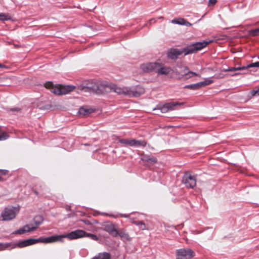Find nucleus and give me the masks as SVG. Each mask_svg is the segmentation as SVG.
<instances>
[{"label": "nucleus", "instance_id": "5701e85b", "mask_svg": "<svg viewBox=\"0 0 259 259\" xmlns=\"http://www.w3.org/2000/svg\"><path fill=\"white\" fill-rule=\"evenodd\" d=\"M110 254L107 252L99 253L98 255L93 258V259H110Z\"/></svg>", "mask_w": 259, "mask_h": 259}, {"label": "nucleus", "instance_id": "ea45409f", "mask_svg": "<svg viewBox=\"0 0 259 259\" xmlns=\"http://www.w3.org/2000/svg\"><path fill=\"white\" fill-rule=\"evenodd\" d=\"M11 110L12 111H17L18 109H12Z\"/></svg>", "mask_w": 259, "mask_h": 259}, {"label": "nucleus", "instance_id": "6ab92c4d", "mask_svg": "<svg viewBox=\"0 0 259 259\" xmlns=\"http://www.w3.org/2000/svg\"><path fill=\"white\" fill-rule=\"evenodd\" d=\"M147 142L145 140H137L133 139L132 147H145Z\"/></svg>", "mask_w": 259, "mask_h": 259}, {"label": "nucleus", "instance_id": "4be33fe9", "mask_svg": "<svg viewBox=\"0 0 259 259\" xmlns=\"http://www.w3.org/2000/svg\"><path fill=\"white\" fill-rule=\"evenodd\" d=\"M93 112L91 109H87L81 107L79 109L78 112L80 115L82 116H87Z\"/></svg>", "mask_w": 259, "mask_h": 259}, {"label": "nucleus", "instance_id": "f257e3e1", "mask_svg": "<svg viewBox=\"0 0 259 259\" xmlns=\"http://www.w3.org/2000/svg\"><path fill=\"white\" fill-rule=\"evenodd\" d=\"M85 233L84 231L77 230L72 231L70 233L62 235H53L47 238H39L38 239L30 238L20 241L15 244V247L23 248L37 243L41 242L49 243L61 240L62 238H67L69 239H75L83 237Z\"/></svg>", "mask_w": 259, "mask_h": 259}, {"label": "nucleus", "instance_id": "dca6fc26", "mask_svg": "<svg viewBox=\"0 0 259 259\" xmlns=\"http://www.w3.org/2000/svg\"><path fill=\"white\" fill-rule=\"evenodd\" d=\"M141 159L142 161L151 164H153L157 162V159L156 157L153 156L149 157L147 155H143Z\"/></svg>", "mask_w": 259, "mask_h": 259}, {"label": "nucleus", "instance_id": "a878e982", "mask_svg": "<svg viewBox=\"0 0 259 259\" xmlns=\"http://www.w3.org/2000/svg\"><path fill=\"white\" fill-rule=\"evenodd\" d=\"M134 224L137 226H139L142 230H145L146 229L145 224L143 221H136L134 222Z\"/></svg>", "mask_w": 259, "mask_h": 259}, {"label": "nucleus", "instance_id": "e433bc0d", "mask_svg": "<svg viewBox=\"0 0 259 259\" xmlns=\"http://www.w3.org/2000/svg\"><path fill=\"white\" fill-rule=\"evenodd\" d=\"M33 192L36 195H38V192L35 190H33Z\"/></svg>", "mask_w": 259, "mask_h": 259}, {"label": "nucleus", "instance_id": "423d86ee", "mask_svg": "<svg viewBox=\"0 0 259 259\" xmlns=\"http://www.w3.org/2000/svg\"><path fill=\"white\" fill-rule=\"evenodd\" d=\"M195 254V252L191 249L182 248L176 250V259H190Z\"/></svg>", "mask_w": 259, "mask_h": 259}, {"label": "nucleus", "instance_id": "6e6552de", "mask_svg": "<svg viewBox=\"0 0 259 259\" xmlns=\"http://www.w3.org/2000/svg\"><path fill=\"white\" fill-rule=\"evenodd\" d=\"M127 97H139L145 93V89L141 85H138L134 87H128Z\"/></svg>", "mask_w": 259, "mask_h": 259}, {"label": "nucleus", "instance_id": "2eb2a0df", "mask_svg": "<svg viewBox=\"0 0 259 259\" xmlns=\"http://www.w3.org/2000/svg\"><path fill=\"white\" fill-rule=\"evenodd\" d=\"M171 23L174 24H177L182 25H185L187 26H191L192 24L187 21L184 18H179L178 19H174L172 20Z\"/></svg>", "mask_w": 259, "mask_h": 259}, {"label": "nucleus", "instance_id": "bb28decb", "mask_svg": "<svg viewBox=\"0 0 259 259\" xmlns=\"http://www.w3.org/2000/svg\"><path fill=\"white\" fill-rule=\"evenodd\" d=\"M157 109L160 110L161 112L165 113L168 112V109L167 106H166V104L163 105L162 106L158 105L157 106Z\"/></svg>", "mask_w": 259, "mask_h": 259}, {"label": "nucleus", "instance_id": "393cba45", "mask_svg": "<svg viewBox=\"0 0 259 259\" xmlns=\"http://www.w3.org/2000/svg\"><path fill=\"white\" fill-rule=\"evenodd\" d=\"M9 170L6 169H0V182H4L6 180L3 178L4 176L8 175L9 174Z\"/></svg>", "mask_w": 259, "mask_h": 259}, {"label": "nucleus", "instance_id": "58836bf2", "mask_svg": "<svg viewBox=\"0 0 259 259\" xmlns=\"http://www.w3.org/2000/svg\"><path fill=\"white\" fill-rule=\"evenodd\" d=\"M5 65L2 64H0V68H3L4 67Z\"/></svg>", "mask_w": 259, "mask_h": 259}, {"label": "nucleus", "instance_id": "9b49d317", "mask_svg": "<svg viewBox=\"0 0 259 259\" xmlns=\"http://www.w3.org/2000/svg\"><path fill=\"white\" fill-rule=\"evenodd\" d=\"M156 72L159 74L167 75L170 73L172 70L170 67H162L160 63L157 62Z\"/></svg>", "mask_w": 259, "mask_h": 259}, {"label": "nucleus", "instance_id": "4468645a", "mask_svg": "<svg viewBox=\"0 0 259 259\" xmlns=\"http://www.w3.org/2000/svg\"><path fill=\"white\" fill-rule=\"evenodd\" d=\"M36 230V227H30V226L28 225H26L24 226L22 228H20L17 230H16L14 233L18 234H22L26 232L33 231Z\"/></svg>", "mask_w": 259, "mask_h": 259}, {"label": "nucleus", "instance_id": "20e7f679", "mask_svg": "<svg viewBox=\"0 0 259 259\" xmlns=\"http://www.w3.org/2000/svg\"><path fill=\"white\" fill-rule=\"evenodd\" d=\"M45 87L50 89L51 92L57 95H65L72 91L75 89L73 85H62L58 84L54 85L52 82L48 81L45 84Z\"/></svg>", "mask_w": 259, "mask_h": 259}, {"label": "nucleus", "instance_id": "1a4fd4ad", "mask_svg": "<svg viewBox=\"0 0 259 259\" xmlns=\"http://www.w3.org/2000/svg\"><path fill=\"white\" fill-rule=\"evenodd\" d=\"M213 82L212 80L206 79L205 81L199 82L196 83L187 85L185 86V89H188L192 90H197L199 89L205 87L206 85H209Z\"/></svg>", "mask_w": 259, "mask_h": 259}, {"label": "nucleus", "instance_id": "f03ea898", "mask_svg": "<svg viewBox=\"0 0 259 259\" xmlns=\"http://www.w3.org/2000/svg\"><path fill=\"white\" fill-rule=\"evenodd\" d=\"M84 85L81 88V90L87 92L88 90L93 91L97 94H103L108 92V90L110 89L118 95L127 96L128 89L127 87H120L117 85L113 84L111 86L107 85L100 82H93L92 81H85Z\"/></svg>", "mask_w": 259, "mask_h": 259}, {"label": "nucleus", "instance_id": "412c9836", "mask_svg": "<svg viewBox=\"0 0 259 259\" xmlns=\"http://www.w3.org/2000/svg\"><path fill=\"white\" fill-rule=\"evenodd\" d=\"M119 142L124 146L132 147L133 139H120Z\"/></svg>", "mask_w": 259, "mask_h": 259}, {"label": "nucleus", "instance_id": "c85d7f7f", "mask_svg": "<svg viewBox=\"0 0 259 259\" xmlns=\"http://www.w3.org/2000/svg\"><path fill=\"white\" fill-rule=\"evenodd\" d=\"M249 34L252 36H255L259 35V28L249 30Z\"/></svg>", "mask_w": 259, "mask_h": 259}, {"label": "nucleus", "instance_id": "72a5a7b5", "mask_svg": "<svg viewBox=\"0 0 259 259\" xmlns=\"http://www.w3.org/2000/svg\"><path fill=\"white\" fill-rule=\"evenodd\" d=\"M88 236L90 237L92 239L94 240H98V237L94 234H88Z\"/></svg>", "mask_w": 259, "mask_h": 259}, {"label": "nucleus", "instance_id": "39448f33", "mask_svg": "<svg viewBox=\"0 0 259 259\" xmlns=\"http://www.w3.org/2000/svg\"><path fill=\"white\" fill-rule=\"evenodd\" d=\"M19 209L17 207H6L1 213L3 220L10 221L13 220L16 217L17 213L19 212Z\"/></svg>", "mask_w": 259, "mask_h": 259}, {"label": "nucleus", "instance_id": "c9c22d12", "mask_svg": "<svg viewBox=\"0 0 259 259\" xmlns=\"http://www.w3.org/2000/svg\"><path fill=\"white\" fill-rule=\"evenodd\" d=\"M0 246H5L4 248H6L10 246V245L8 244H5V245H4L3 244H0Z\"/></svg>", "mask_w": 259, "mask_h": 259}, {"label": "nucleus", "instance_id": "f704fd0d", "mask_svg": "<svg viewBox=\"0 0 259 259\" xmlns=\"http://www.w3.org/2000/svg\"><path fill=\"white\" fill-rule=\"evenodd\" d=\"M217 2V0H209V5H213L216 4Z\"/></svg>", "mask_w": 259, "mask_h": 259}, {"label": "nucleus", "instance_id": "473e14b6", "mask_svg": "<svg viewBox=\"0 0 259 259\" xmlns=\"http://www.w3.org/2000/svg\"><path fill=\"white\" fill-rule=\"evenodd\" d=\"M176 73L178 76V79H180L181 73H184V67L182 68L180 70H176Z\"/></svg>", "mask_w": 259, "mask_h": 259}, {"label": "nucleus", "instance_id": "2f4dec72", "mask_svg": "<svg viewBox=\"0 0 259 259\" xmlns=\"http://www.w3.org/2000/svg\"><path fill=\"white\" fill-rule=\"evenodd\" d=\"M244 69H245L244 66H243L241 67H231L228 69V71H237V70H244Z\"/></svg>", "mask_w": 259, "mask_h": 259}, {"label": "nucleus", "instance_id": "7ed1b4c3", "mask_svg": "<svg viewBox=\"0 0 259 259\" xmlns=\"http://www.w3.org/2000/svg\"><path fill=\"white\" fill-rule=\"evenodd\" d=\"M212 41L196 42L181 50L178 49H170L167 52V57L171 59L176 60L183 53H184L185 56L195 53L206 47Z\"/></svg>", "mask_w": 259, "mask_h": 259}, {"label": "nucleus", "instance_id": "7c9ffc66", "mask_svg": "<svg viewBox=\"0 0 259 259\" xmlns=\"http://www.w3.org/2000/svg\"><path fill=\"white\" fill-rule=\"evenodd\" d=\"M250 93L252 97L255 96H259V88L256 90H253L251 91Z\"/></svg>", "mask_w": 259, "mask_h": 259}, {"label": "nucleus", "instance_id": "b1692460", "mask_svg": "<svg viewBox=\"0 0 259 259\" xmlns=\"http://www.w3.org/2000/svg\"><path fill=\"white\" fill-rule=\"evenodd\" d=\"M9 137L8 134L3 131L0 127V141H4L8 139Z\"/></svg>", "mask_w": 259, "mask_h": 259}, {"label": "nucleus", "instance_id": "4c0bfd02", "mask_svg": "<svg viewBox=\"0 0 259 259\" xmlns=\"http://www.w3.org/2000/svg\"><path fill=\"white\" fill-rule=\"evenodd\" d=\"M121 217H125V218L128 217V215H125H125L121 214Z\"/></svg>", "mask_w": 259, "mask_h": 259}, {"label": "nucleus", "instance_id": "f8f14e48", "mask_svg": "<svg viewBox=\"0 0 259 259\" xmlns=\"http://www.w3.org/2000/svg\"><path fill=\"white\" fill-rule=\"evenodd\" d=\"M193 76H198L196 73L188 70L187 67H184V73H181L180 80H186L191 78Z\"/></svg>", "mask_w": 259, "mask_h": 259}, {"label": "nucleus", "instance_id": "0eeeda50", "mask_svg": "<svg viewBox=\"0 0 259 259\" xmlns=\"http://www.w3.org/2000/svg\"><path fill=\"white\" fill-rule=\"evenodd\" d=\"M182 182L187 188H193L196 185V178L190 172H186L183 177Z\"/></svg>", "mask_w": 259, "mask_h": 259}, {"label": "nucleus", "instance_id": "9d476101", "mask_svg": "<svg viewBox=\"0 0 259 259\" xmlns=\"http://www.w3.org/2000/svg\"><path fill=\"white\" fill-rule=\"evenodd\" d=\"M157 62L144 63L140 66L141 69L145 72L154 71L156 72Z\"/></svg>", "mask_w": 259, "mask_h": 259}, {"label": "nucleus", "instance_id": "aec40b11", "mask_svg": "<svg viewBox=\"0 0 259 259\" xmlns=\"http://www.w3.org/2000/svg\"><path fill=\"white\" fill-rule=\"evenodd\" d=\"M166 106H167L168 111H172L176 109V107L178 106H180L183 105V103H180L178 102H169L166 103Z\"/></svg>", "mask_w": 259, "mask_h": 259}, {"label": "nucleus", "instance_id": "a211bd4d", "mask_svg": "<svg viewBox=\"0 0 259 259\" xmlns=\"http://www.w3.org/2000/svg\"><path fill=\"white\" fill-rule=\"evenodd\" d=\"M43 218L41 215H36L33 219L34 224H32V226L31 227H36V229L38 228V227L43 222Z\"/></svg>", "mask_w": 259, "mask_h": 259}, {"label": "nucleus", "instance_id": "f3484780", "mask_svg": "<svg viewBox=\"0 0 259 259\" xmlns=\"http://www.w3.org/2000/svg\"><path fill=\"white\" fill-rule=\"evenodd\" d=\"M118 235L123 241H129L131 240V237L127 233H126L123 230L120 229L118 231Z\"/></svg>", "mask_w": 259, "mask_h": 259}, {"label": "nucleus", "instance_id": "c756f323", "mask_svg": "<svg viewBox=\"0 0 259 259\" xmlns=\"http://www.w3.org/2000/svg\"><path fill=\"white\" fill-rule=\"evenodd\" d=\"M244 67H245V69L249 68H251V67H259V61L251 63L248 65H247L246 66H244Z\"/></svg>", "mask_w": 259, "mask_h": 259}, {"label": "nucleus", "instance_id": "ddd939ff", "mask_svg": "<svg viewBox=\"0 0 259 259\" xmlns=\"http://www.w3.org/2000/svg\"><path fill=\"white\" fill-rule=\"evenodd\" d=\"M104 229L113 237H116L118 235V231L115 229L114 225L112 223L105 225Z\"/></svg>", "mask_w": 259, "mask_h": 259}, {"label": "nucleus", "instance_id": "cd10ccee", "mask_svg": "<svg viewBox=\"0 0 259 259\" xmlns=\"http://www.w3.org/2000/svg\"><path fill=\"white\" fill-rule=\"evenodd\" d=\"M11 19V17L8 14L0 13V20L5 21Z\"/></svg>", "mask_w": 259, "mask_h": 259}]
</instances>
